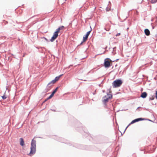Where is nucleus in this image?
<instances>
[{
    "instance_id": "nucleus-2",
    "label": "nucleus",
    "mask_w": 157,
    "mask_h": 157,
    "mask_svg": "<svg viewBox=\"0 0 157 157\" xmlns=\"http://www.w3.org/2000/svg\"><path fill=\"white\" fill-rule=\"evenodd\" d=\"M64 27L63 26H61L59 27L56 29V31L54 32L53 36H52L50 40L51 41H53L54 40H55L58 37V33L60 32V30H63Z\"/></svg>"
},
{
    "instance_id": "nucleus-12",
    "label": "nucleus",
    "mask_w": 157,
    "mask_h": 157,
    "mask_svg": "<svg viewBox=\"0 0 157 157\" xmlns=\"http://www.w3.org/2000/svg\"><path fill=\"white\" fill-rule=\"evenodd\" d=\"M56 82V81L55 79L53 80L51 82H49L48 84V85H50L51 83H52V84H54Z\"/></svg>"
},
{
    "instance_id": "nucleus-10",
    "label": "nucleus",
    "mask_w": 157,
    "mask_h": 157,
    "mask_svg": "<svg viewBox=\"0 0 157 157\" xmlns=\"http://www.w3.org/2000/svg\"><path fill=\"white\" fill-rule=\"evenodd\" d=\"M20 144L22 146H23L25 144V143L23 139L22 138H21L20 139Z\"/></svg>"
},
{
    "instance_id": "nucleus-6",
    "label": "nucleus",
    "mask_w": 157,
    "mask_h": 157,
    "mask_svg": "<svg viewBox=\"0 0 157 157\" xmlns=\"http://www.w3.org/2000/svg\"><path fill=\"white\" fill-rule=\"evenodd\" d=\"M144 118H139L136 119L132 121L128 125H129L131 124H133L136 122H138L139 121H143L144 120Z\"/></svg>"
},
{
    "instance_id": "nucleus-18",
    "label": "nucleus",
    "mask_w": 157,
    "mask_h": 157,
    "mask_svg": "<svg viewBox=\"0 0 157 157\" xmlns=\"http://www.w3.org/2000/svg\"><path fill=\"white\" fill-rule=\"evenodd\" d=\"M152 98H150V100H153L154 99V97H152Z\"/></svg>"
},
{
    "instance_id": "nucleus-14",
    "label": "nucleus",
    "mask_w": 157,
    "mask_h": 157,
    "mask_svg": "<svg viewBox=\"0 0 157 157\" xmlns=\"http://www.w3.org/2000/svg\"><path fill=\"white\" fill-rule=\"evenodd\" d=\"M157 2V0H151V2L152 3H154Z\"/></svg>"
},
{
    "instance_id": "nucleus-17",
    "label": "nucleus",
    "mask_w": 157,
    "mask_h": 157,
    "mask_svg": "<svg viewBox=\"0 0 157 157\" xmlns=\"http://www.w3.org/2000/svg\"><path fill=\"white\" fill-rule=\"evenodd\" d=\"M121 35V33H117L116 35V36H119Z\"/></svg>"
},
{
    "instance_id": "nucleus-11",
    "label": "nucleus",
    "mask_w": 157,
    "mask_h": 157,
    "mask_svg": "<svg viewBox=\"0 0 157 157\" xmlns=\"http://www.w3.org/2000/svg\"><path fill=\"white\" fill-rule=\"evenodd\" d=\"M63 75H60L59 76H57V77H56L55 79H54L56 81H58L59 78H60V77L62 76Z\"/></svg>"
},
{
    "instance_id": "nucleus-20",
    "label": "nucleus",
    "mask_w": 157,
    "mask_h": 157,
    "mask_svg": "<svg viewBox=\"0 0 157 157\" xmlns=\"http://www.w3.org/2000/svg\"><path fill=\"white\" fill-rule=\"evenodd\" d=\"M129 125H128L127 127V128H128V127L129 126Z\"/></svg>"
},
{
    "instance_id": "nucleus-3",
    "label": "nucleus",
    "mask_w": 157,
    "mask_h": 157,
    "mask_svg": "<svg viewBox=\"0 0 157 157\" xmlns=\"http://www.w3.org/2000/svg\"><path fill=\"white\" fill-rule=\"evenodd\" d=\"M122 82L121 80L117 79L113 81V88H116L120 86L122 84Z\"/></svg>"
},
{
    "instance_id": "nucleus-19",
    "label": "nucleus",
    "mask_w": 157,
    "mask_h": 157,
    "mask_svg": "<svg viewBox=\"0 0 157 157\" xmlns=\"http://www.w3.org/2000/svg\"><path fill=\"white\" fill-rule=\"evenodd\" d=\"M155 94H156V98L157 99V91L156 92Z\"/></svg>"
},
{
    "instance_id": "nucleus-15",
    "label": "nucleus",
    "mask_w": 157,
    "mask_h": 157,
    "mask_svg": "<svg viewBox=\"0 0 157 157\" xmlns=\"http://www.w3.org/2000/svg\"><path fill=\"white\" fill-rule=\"evenodd\" d=\"M53 95L54 94L52 93L51 94L49 97L48 99H49L51 98L53 96Z\"/></svg>"
},
{
    "instance_id": "nucleus-16",
    "label": "nucleus",
    "mask_w": 157,
    "mask_h": 157,
    "mask_svg": "<svg viewBox=\"0 0 157 157\" xmlns=\"http://www.w3.org/2000/svg\"><path fill=\"white\" fill-rule=\"evenodd\" d=\"M2 98L3 99H5L6 98V97L5 95L2 96Z\"/></svg>"
},
{
    "instance_id": "nucleus-8",
    "label": "nucleus",
    "mask_w": 157,
    "mask_h": 157,
    "mask_svg": "<svg viewBox=\"0 0 157 157\" xmlns=\"http://www.w3.org/2000/svg\"><path fill=\"white\" fill-rule=\"evenodd\" d=\"M144 33L145 35L147 36H149L150 34V32L149 30L147 29H145L144 30Z\"/></svg>"
},
{
    "instance_id": "nucleus-5",
    "label": "nucleus",
    "mask_w": 157,
    "mask_h": 157,
    "mask_svg": "<svg viewBox=\"0 0 157 157\" xmlns=\"http://www.w3.org/2000/svg\"><path fill=\"white\" fill-rule=\"evenodd\" d=\"M110 63H112V61L108 58L105 59L104 65L105 67H109L110 66Z\"/></svg>"
},
{
    "instance_id": "nucleus-9",
    "label": "nucleus",
    "mask_w": 157,
    "mask_h": 157,
    "mask_svg": "<svg viewBox=\"0 0 157 157\" xmlns=\"http://www.w3.org/2000/svg\"><path fill=\"white\" fill-rule=\"evenodd\" d=\"M147 96V94L146 92H144L141 94V97L142 98H144L146 97Z\"/></svg>"
},
{
    "instance_id": "nucleus-1",
    "label": "nucleus",
    "mask_w": 157,
    "mask_h": 157,
    "mask_svg": "<svg viewBox=\"0 0 157 157\" xmlns=\"http://www.w3.org/2000/svg\"><path fill=\"white\" fill-rule=\"evenodd\" d=\"M36 140L33 139L31 143L30 152L28 154L30 156H32L34 154L36 151Z\"/></svg>"
},
{
    "instance_id": "nucleus-13",
    "label": "nucleus",
    "mask_w": 157,
    "mask_h": 157,
    "mask_svg": "<svg viewBox=\"0 0 157 157\" xmlns=\"http://www.w3.org/2000/svg\"><path fill=\"white\" fill-rule=\"evenodd\" d=\"M58 89V87L56 88L52 92V94H53L54 95V94L56 92V91Z\"/></svg>"
},
{
    "instance_id": "nucleus-7",
    "label": "nucleus",
    "mask_w": 157,
    "mask_h": 157,
    "mask_svg": "<svg viewBox=\"0 0 157 157\" xmlns=\"http://www.w3.org/2000/svg\"><path fill=\"white\" fill-rule=\"evenodd\" d=\"M90 32L91 31H90L86 33V35H85V36L83 37V42H85L86 40L88 38L89 35L90 33Z\"/></svg>"
},
{
    "instance_id": "nucleus-4",
    "label": "nucleus",
    "mask_w": 157,
    "mask_h": 157,
    "mask_svg": "<svg viewBox=\"0 0 157 157\" xmlns=\"http://www.w3.org/2000/svg\"><path fill=\"white\" fill-rule=\"evenodd\" d=\"M112 98V95L111 94H107L106 95L104 96L103 98V102L104 103H106L109 101V99H111Z\"/></svg>"
}]
</instances>
